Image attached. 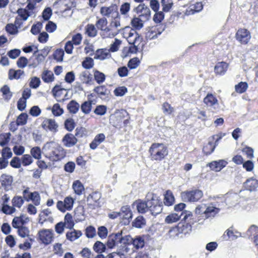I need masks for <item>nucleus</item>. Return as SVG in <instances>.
<instances>
[{
  "mask_svg": "<svg viewBox=\"0 0 258 258\" xmlns=\"http://www.w3.org/2000/svg\"><path fill=\"white\" fill-rule=\"evenodd\" d=\"M220 211V209L214 207L212 204L207 205L202 204L198 205L195 209V217L190 212L185 213L183 218L184 221L187 224H194L198 222L200 224L204 223V221L209 218L214 217Z\"/></svg>",
  "mask_w": 258,
  "mask_h": 258,
  "instance_id": "f257e3e1",
  "label": "nucleus"
},
{
  "mask_svg": "<svg viewBox=\"0 0 258 258\" xmlns=\"http://www.w3.org/2000/svg\"><path fill=\"white\" fill-rule=\"evenodd\" d=\"M134 204L140 213H145L149 211L152 215L156 216L162 211V202L154 196L150 200L147 199L146 201L140 200L136 201Z\"/></svg>",
  "mask_w": 258,
  "mask_h": 258,
  "instance_id": "f03ea898",
  "label": "nucleus"
},
{
  "mask_svg": "<svg viewBox=\"0 0 258 258\" xmlns=\"http://www.w3.org/2000/svg\"><path fill=\"white\" fill-rule=\"evenodd\" d=\"M42 153L45 157L52 161H56L63 157V148L54 142H47L42 148Z\"/></svg>",
  "mask_w": 258,
  "mask_h": 258,
  "instance_id": "7ed1b4c3",
  "label": "nucleus"
},
{
  "mask_svg": "<svg viewBox=\"0 0 258 258\" xmlns=\"http://www.w3.org/2000/svg\"><path fill=\"white\" fill-rule=\"evenodd\" d=\"M149 152L151 160L155 161H161L168 153L167 147L162 143L152 144Z\"/></svg>",
  "mask_w": 258,
  "mask_h": 258,
  "instance_id": "20e7f679",
  "label": "nucleus"
},
{
  "mask_svg": "<svg viewBox=\"0 0 258 258\" xmlns=\"http://www.w3.org/2000/svg\"><path fill=\"white\" fill-rule=\"evenodd\" d=\"M203 196L202 191L199 189L184 191L181 195V198L184 202H196L199 200Z\"/></svg>",
  "mask_w": 258,
  "mask_h": 258,
  "instance_id": "39448f33",
  "label": "nucleus"
},
{
  "mask_svg": "<svg viewBox=\"0 0 258 258\" xmlns=\"http://www.w3.org/2000/svg\"><path fill=\"white\" fill-rule=\"evenodd\" d=\"M128 31L126 30L124 35L128 42L134 46H139L142 41L143 38L137 32L136 30L128 28Z\"/></svg>",
  "mask_w": 258,
  "mask_h": 258,
  "instance_id": "423d86ee",
  "label": "nucleus"
},
{
  "mask_svg": "<svg viewBox=\"0 0 258 258\" xmlns=\"http://www.w3.org/2000/svg\"><path fill=\"white\" fill-rule=\"evenodd\" d=\"M74 204V199L70 196L64 198L63 201H58L56 204V207L58 210L64 213L67 211L72 209Z\"/></svg>",
  "mask_w": 258,
  "mask_h": 258,
  "instance_id": "0eeeda50",
  "label": "nucleus"
},
{
  "mask_svg": "<svg viewBox=\"0 0 258 258\" xmlns=\"http://www.w3.org/2000/svg\"><path fill=\"white\" fill-rule=\"evenodd\" d=\"M136 12L139 17L143 21H148L151 17V11L150 9L145 4H141L136 8Z\"/></svg>",
  "mask_w": 258,
  "mask_h": 258,
  "instance_id": "6e6552de",
  "label": "nucleus"
},
{
  "mask_svg": "<svg viewBox=\"0 0 258 258\" xmlns=\"http://www.w3.org/2000/svg\"><path fill=\"white\" fill-rule=\"evenodd\" d=\"M0 182L1 187L5 190L9 191L12 188L13 177L12 176L7 174H3L0 177Z\"/></svg>",
  "mask_w": 258,
  "mask_h": 258,
  "instance_id": "1a4fd4ad",
  "label": "nucleus"
},
{
  "mask_svg": "<svg viewBox=\"0 0 258 258\" xmlns=\"http://www.w3.org/2000/svg\"><path fill=\"white\" fill-rule=\"evenodd\" d=\"M236 39L242 44H247L251 38L250 33L245 29H239L236 34Z\"/></svg>",
  "mask_w": 258,
  "mask_h": 258,
  "instance_id": "9d476101",
  "label": "nucleus"
},
{
  "mask_svg": "<svg viewBox=\"0 0 258 258\" xmlns=\"http://www.w3.org/2000/svg\"><path fill=\"white\" fill-rule=\"evenodd\" d=\"M204 102L207 106L211 107L215 111L219 109V104L217 99L212 94H208L204 99Z\"/></svg>",
  "mask_w": 258,
  "mask_h": 258,
  "instance_id": "9b49d317",
  "label": "nucleus"
},
{
  "mask_svg": "<svg viewBox=\"0 0 258 258\" xmlns=\"http://www.w3.org/2000/svg\"><path fill=\"white\" fill-rule=\"evenodd\" d=\"M38 234L40 240L44 244L47 245L52 241L53 234L50 230H42L39 231Z\"/></svg>",
  "mask_w": 258,
  "mask_h": 258,
  "instance_id": "f8f14e48",
  "label": "nucleus"
},
{
  "mask_svg": "<svg viewBox=\"0 0 258 258\" xmlns=\"http://www.w3.org/2000/svg\"><path fill=\"white\" fill-rule=\"evenodd\" d=\"M120 217L123 220L124 224H127L130 220L132 218V213L128 206H123L119 212Z\"/></svg>",
  "mask_w": 258,
  "mask_h": 258,
  "instance_id": "ddd939ff",
  "label": "nucleus"
},
{
  "mask_svg": "<svg viewBox=\"0 0 258 258\" xmlns=\"http://www.w3.org/2000/svg\"><path fill=\"white\" fill-rule=\"evenodd\" d=\"M41 126L44 130L53 133L57 131L58 127V125L54 120L48 118H46L43 121Z\"/></svg>",
  "mask_w": 258,
  "mask_h": 258,
  "instance_id": "4468645a",
  "label": "nucleus"
},
{
  "mask_svg": "<svg viewBox=\"0 0 258 258\" xmlns=\"http://www.w3.org/2000/svg\"><path fill=\"white\" fill-rule=\"evenodd\" d=\"M100 13L103 16L115 18L118 15L117 8L115 5L109 7H102L100 10Z\"/></svg>",
  "mask_w": 258,
  "mask_h": 258,
  "instance_id": "2eb2a0df",
  "label": "nucleus"
},
{
  "mask_svg": "<svg viewBox=\"0 0 258 258\" xmlns=\"http://www.w3.org/2000/svg\"><path fill=\"white\" fill-rule=\"evenodd\" d=\"M228 162L225 160H219L218 161H213L209 163L208 166L212 170L215 172H219L225 167Z\"/></svg>",
  "mask_w": 258,
  "mask_h": 258,
  "instance_id": "dca6fc26",
  "label": "nucleus"
},
{
  "mask_svg": "<svg viewBox=\"0 0 258 258\" xmlns=\"http://www.w3.org/2000/svg\"><path fill=\"white\" fill-rule=\"evenodd\" d=\"M107 21L105 18H101L99 19L96 23V27L102 31L104 32L101 34L102 36L104 38L105 37H113L114 34H112L111 36L109 34L108 36H105L104 34V32H107L109 31V29L107 27Z\"/></svg>",
  "mask_w": 258,
  "mask_h": 258,
  "instance_id": "f3484780",
  "label": "nucleus"
},
{
  "mask_svg": "<svg viewBox=\"0 0 258 258\" xmlns=\"http://www.w3.org/2000/svg\"><path fill=\"white\" fill-rule=\"evenodd\" d=\"M78 142L75 136L72 134H67L63 138L62 142L64 146L68 148L75 146Z\"/></svg>",
  "mask_w": 258,
  "mask_h": 258,
  "instance_id": "a211bd4d",
  "label": "nucleus"
},
{
  "mask_svg": "<svg viewBox=\"0 0 258 258\" xmlns=\"http://www.w3.org/2000/svg\"><path fill=\"white\" fill-rule=\"evenodd\" d=\"M188 211H185L184 212H182L180 213V214H179L178 213H172L169 215H168L165 219V223L167 224H172L173 223H175L177 222L182 216L184 217L185 215V213L187 212ZM184 218V217H183ZM184 220L183 218L182 219V221Z\"/></svg>",
  "mask_w": 258,
  "mask_h": 258,
  "instance_id": "6ab92c4d",
  "label": "nucleus"
},
{
  "mask_svg": "<svg viewBox=\"0 0 258 258\" xmlns=\"http://www.w3.org/2000/svg\"><path fill=\"white\" fill-rule=\"evenodd\" d=\"M120 232L112 234L109 236L107 242V246L109 248H112L120 243Z\"/></svg>",
  "mask_w": 258,
  "mask_h": 258,
  "instance_id": "aec40b11",
  "label": "nucleus"
},
{
  "mask_svg": "<svg viewBox=\"0 0 258 258\" xmlns=\"http://www.w3.org/2000/svg\"><path fill=\"white\" fill-rule=\"evenodd\" d=\"M120 243L125 245V251L127 252L129 251V246L132 245L133 238L130 235H126L124 237L122 236L121 232H120Z\"/></svg>",
  "mask_w": 258,
  "mask_h": 258,
  "instance_id": "412c9836",
  "label": "nucleus"
},
{
  "mask_svg": "<svg viewBox=\"0 0 258 258\" xmlns=\"http://www.w3.org/2000/svg\"><path fill=\"white\" fill-rule=\"evenodd\" d=\"M110 56L111 55L108 49H102L97 50L94 56V58L104 60L105 59L110 57Z\"/></svg>",
  "mask_w": 258,
  "mask_h": 258,
  "instance_id": "4be33fe9",
  "label": "nucleus"
},
{
  "mask_svg": "<svg viewBox=\"0 0 258 258\" xmlns=\"http://www.w3.org/2000/svg\"><path fill=\"white\" fill-rule=\"evenodd\" d=\"M239 199V196L237 194H230L227 195L225 201L229 206H233L238 203Z\"/></svg>",
  "mask_w": 258,
  "mask_h": 258,
  "instance_id": "5701e85b",
  "label": "nucleus"
},
{
  "mask_svg": "<svg viewBox=\"0 0 258 258\" xmlns=\"http://www.w3.org/2000/svg\"><path fill=\"white\" fill-rule=\"evenodd\" d=\"M105 138V136L103 134H99L95 136L93 141L90 143V147L91 149L94 150L98 145L102 143Z\"/></svg>",
  "mask_w": 258,
  "mask_h": 258,
  "instance_id": "b1692460",
  "label": "nucleus"
},
{
  "mask_svg": "<svg viewBox=\"0 0 258 258\" xmlns=\"http://www.w3.org/2000/svg\"><path fill=\"white\" fill-rule=\"evenodd\" d=\"M245 188L249 191H254L258 187V180L251 178L247 179L245 182Z\"/></svg>",
  "mask_w": 258,
  "mask_h": 258,
  "instance_id": "393cba45",
  "label": "nucleus"
},
{
  "mask_svg": "<svg viewBox=\"0 0 258 258\" xmlns=\"http://www.w3.org/2000/svg\"><path fill=\"white\" fill-rule=\"evenodd\" d=\"M228 64L225 62H218L214 68L215 73L219 75L224 74L227 71Z\"/></svg>",
  "mask_w": 258,
  "mask_h": 258,
  "instance_id": "a878e982",
  "label": "nucleus"
},
{
  "mask_svg": "<svg viewBox=\"0 0 258 258\" xmlns=\"http://www.w3.org/2000/svg\"><path fill=\"white\" fill-rule=\"evenodd\" d=\"M132 245L136 249L142 248L145 245V239L143 237L137 236L133 239Z\"/></svg>",
  "mask_w": 258,
  "mask_h": 258,
  "instance_id": "bb28decb",
  "label": "nucleus"
},
{
  "mask_svg": "<svg viewBox=\"0 0 258 258\" xmlns=\"http://www.w3.org/2000/svg\"><path fill=\"white\" fill-rule=\"evenodd\" d=\"M82 235L81 231L73 229L66 233V237L68 240L73 241L80 237Z\"/></svg>",
  "mask_w": 258,
  "mask_h": 258,
  "instance_id": "cd10ccee",
  "label": "nucleus"
},
{
  "mask_svg": "<svg viewBox=\"0 0 258 258\" xmlns=\"http://www.w3.org/2000/svg\"><path fill=\"white\" fill-rule=\"evenodd\" d=\"M174 197L172 192L169 190H167L164 195V204L166 206H170L174 204Z\"/></svg>",
  "mask_w": 258,
  "mask_h": 258,
  "instance_id": "c85d7f7f",
  "label": "nucleus"
},
{
  "mask_svg": "<svg viewBox=\"0 0 258 258\" xmlns=\"http://www.w3.org/2000/svg\"><path fill=\"white\" fill-rule=\"evenodd\" d=\"M24 216L23 215L20 217H15L12 221V226L15 228L19 229L21 227H23L26 221L24 219Z\"/></svg>",
  "mask_w": 258,
  "mask_h": 258,
  "instance_id": "c756f323",
  "label": "nucleus"
},
{
  "mask_svg": "<svg viewBox=\"0 0 258 258\" xmlns=\"http://www.w3.org/2000/svg\"><path fill=\"white\" fill-rule=\"evenodd\" d=\"M30 200L32 201L35 206L39 205L40 197L39 193L37 191L30 192L28 196V198L26 199L27 201H29Z\"/></svg>",
  "mask_w": 258,
  "mask_h": 258,
  "instance_id": "7c9ffc66",
  "label": "nucleus"
},
{
  "mask_svg": "<svg viewBox=\"0 0 258 258\" xmlns=\"http://www.w3.org/2000/svg\"><path fill=\"white\" fill-rule=\"evenodd\" d=\"M79 108V104L75 100H71L67 105V109L71 113L76 114Z\"/></svg>",
  "mask_w": 258,
  "mask_h": 258,
  "instance_id": "2f4dec72",
  "label": "nucleus"
},
{
  "mask_svg": "<svg viewBox=\"0 0 258 258\" xmlns=\"http://www.w3.org/2000/svg\"><path fill=\"white\" fill-rule=\"evenodd\" d=\"M86 34L90 37H94L97 34V30L95 26L92 24H88L85 28Z\"/></svg>",
  "mask_w": 258,
  "mask_h": 258,
  "instance_id": "473e14b6",
  "label": "nucleus"
},
{
  "mask_svg": "<svg viewBox=\"0 0 258 258\" xmlns=\"http://www.w3.org/2000/svg\"><path fill=\"white\" fill-rule=\"evenodd\" d=\"M81 81L85 84H91L92 82L91 75L88 71L82 72L80 75Z\"/></svg>",
  "mask_w": 258,
  "mask_h": 258,
  "instance_id": "72a5a7b5",
  "label": "nucleus"
},
{
  "mask_svg": "<svg viewBox=\"0 0 258 258\" xmlns=\"http://www.w3.org/2000/svg\"><path fill=\"white\" fill-rule=\"evenodd\" d=\"M24 73V71L21 70L15 71L10 69L9 71V78L10 80L19 79Z\"/></svg>",
  "mask_w": 258,
  "mask_h": 258,
  "instance_id": "f704fd0d",
  "label": "nucleus"
},
{
  "mask_svg": "<svg viewBox=\"0 0 258 258\" xmlns=\"http://www.w3.org/2000/svg\"><path fill=\"white\" fill-rule=\"evenodd\" d=\"M73 188L76 194L81 195L84 190V187L83 184L79 181L76 180L73 184Z\"/></svg>",
  "mask_w": 258,
  "mask_h": 258,
  "instance_id": "c9c22d12",
  "label": "nucleus"
},
{
  "mask_svg": "<svg viewBox=\"0 0 258 258\" xmlns=\"http://www.w3.org/2000/svg\"><path fill=\"white\" fill-rule=\"evenodd\" d=\"M42 79L45 83H50L54 80V76L50 71L45 70L42 74Z\"/></svg>",
  "mask_w": 258,
  "mask_h": 258,
  "instance_id": "e433bc0d",
  "label": "nucleus"
},
{
  "mask_svg": "<svg viewBox=\"0 0 258 258\" xmlns=\"http://www.w3.org/2000/svg\"><path fill=\"white\" fill-rule=\"evenodd\" d=\"M161 3L164 12H169L173 5L172 0H161Z\"/></svg>",
  "mask_w": 258,
  "mask_h": 258,
  "instance_id": "4c0bfd02",
  "label": "nucleus"
},
{
  "mask_svg": "<svg viewBox=\"0 0 258 258\" xmlns=\"http://www.w3.org/2000/svg\"><path fill=\"white\" fill-rule=\"evenodd\" d=\"M51 213V211L49 209L42 211L39 215L38 222L42 225L46 221V217L48 216Z\"/></svg>",
  "mask_w": 258,
  "mask_h": 258,
  "instance_id": "58836bf2",
  "label": "nucleus"
},
{
  "mask_svg": "<svg viewBox=\"0 0 258 258\" xmlns=\"http://www.w3.org/2000/svg\"><path fill=\"white\" fill-rule=\"evenodd\" d=\"M145 21H143L142 18L139 17H136L133 19L132 20V26L136 29L140 30L143 27V22Z\"/></svg>",
  "mask_w": 258,
  "mask_h": 258,
  "instance_id": "ea45409f",
  "label": "nucleus"
},
{
  "mask_svg": "<svg viewBox=\"0 0 258 258\" xmlns=\"http://www.w3.org/2000/svg\"><path fill=\"white\" fill-rule=\"evenodd\" d=\"M38 50H37L35 51L33 53V56H36V62H35L33 64H30V67L32 66L33 67H36L44 60L47 54L45 55H43L42 54H38Z\"/></svg>",
  "mask_w": 258,
  "mask_h": 258,
  "instance_id": "a19ab883",
  "label": "nucleus"
},
{
  "mask_svg": "<svg viewBox=\"0 0 258 258\" xmlns=\"http://www.w3.org/2000/svg\"><path fill=\"white\" fill-rule=\"evenodd\" d=\"M64 224L67 228L72 229L74 226V222L72 215L67 213L64 216Z\"/></svg>",
  "mask_w": 258,
  "mask_h": 258,
  "instance_id": "79ce46f5",
  "label": "nucleus"
},
{
  "mask_svg": "<svg viewBox=\"0 0 258 258\" xmlns=\"http://www.w3.org/2000/svg\"><path fill=\"white\" fill-rule=\"evenodd\" d=\"M203 9V5L201 3H197L192 8L187 9L185 13L187 15L194 14L195 12H198Z\"/></svg>",
  "mask_w": 258,
  "mask_h": 258,
  "instance_id": "37998d69",
  "label": "nucleus"
},
{
  "mask_svg": "<svg viewBox=\"0 0 258 258\" xmlns=\"http://www.w3.org/2000/svg\"><path fill=\"white\" fill-rule=\"evenodd\" d=\"M24 202L23 199L20 196H15L12 200V205L14 208H20L23 205Z\"/></svg>",
  "mask_w": 258,
  "mask_h": 258,
  "instance_id": "c03bdc74",
  "label": "nucleus"
},
{
  "mask_svg": "<svg viewBox=\"0 0 258 258\" xmlns=\"http://www.w3.org/2000/svg\"><path fill=\"white\" fill-rule=\"evenodd\" d=\"M93 249L96 252L101 253L105 251L106 246L102 242L97 241L93 245Z\"/></svg>",
  "mask_w": 258,
  "mask_h": 258,
  "instance_id": "a18cd8bd",
  "label": "nucleus"
},
{
  "mask_svg": "<svg viewBox=\"0 0 258 258\" xmlns=\"http://www.w3.org/2000/svg\"><path fill=\"white\" fill-rule=\"evenodd\" d=\"M92 101H85L83 103L81 106V109L85 114H89L92 109Z\"/></svg>",
  "mask_w": 258,
  "mask_h": 258,
  "instance_id": "49530a36",
  "label": "nucleus"
},
{
  "mask_svg": "<svg viewBox=\"0 0 258 258\" xmlns=\"http://www.w3.org/2000/svg\"><path fill=\"white\" fill-rule=\"evenodd\" d=\"M94 76L96 81L99 84L104 82L105 80V75L97 70L94 71Z\"/></svg>",
  "mask_w": 258,
  "mask_h": 258,
  "instance_id": "de8ad7c7",
  "label": "nucleus"
},
{
  "mask_svg": "<svg viewBox=\"0 0 258 258\" xmlns=\"http://www.w3.org/2000/svg\"><path fill=\"white\" fill-rule=\"evenodd\" d=\"M248 88L247 84L245 82H241L235 85V89L236 92L241 94L246 91Z\"/></svg>",
  "mask_w": 258,
  "mask_h": 258,
  "instance_id": "09e8293b",
  "label": "nucleus"
},
{
  "mask_svg": "<svg viewBox=\"0 0 258 258\" xmlns=\"http://www.w3.org/2000/svg\"><path fill=\"white\" fill-rule=\"evenodd\" d=\"M5 100H9L12 96V93L10 91V88L7 85H5L1 89Z\"/></svg>",
  "mask_w": 258,
  "mask_h": 258,
  "instance_id": "8fccbe9b",
  "label": "nucleus"
},
{
  "mask_svg": "<svg viewBox=\"0 0 258 258\" xmlns=\"http://www.w3.org/2000/svg\"><path fill=\"white\" fill-rule=\"evenodd\" d=\"M161 34L160 32H158L156 29L153 28L152 29L149 30L146 34V38L147 39L151 40L154 39L157 37L158 35Z\"/></svg>",
  "mask_w": 258,
  "mask_h": 258,
  "instance_id": "3c124183",
  "label": "nucleus"
},
{
  "mask_svg": "<svg viewBox=\"0 0 258 258\" xmlns=\"http://www.w3.org/2000/svg\"><path fill=\"white\" fill-rule=\"evenodd\" d=\"M1 210L4 214L7 215H11L16 211L15 208L13 206H10L8 204L3 205Z\"/></svg>",
  "mask_w": 258,
  "mask_h": 258,
  "instance_id": "603ef678",
  "label": "nucleus"
},
{
  "mask_svg": "<svg viewBox=\"0 0 258 258\" xmlns=\"http://www.w3.org/2000/svg\"><path fill=\"white\" fill-rule=\"evenodd\" d=\"M31 154L36 159H39L41 157L42 151L40 147H34L31 149Z\"/></svg>",
  "mask_w": 258,
  "mask_h": 258,
  "instance_id": "864d4df0",
  "label": "nucleus"
},
{
  "mask_svg": "<svg viewBox=\"0 0 258 258\" xmlns=\"http://www.w3.org/2000/svg\"><path fill=\"white\" fill-rule=\"evenodd\" d=\"M94 66V60L90 57H87L82 62V66L86 69H90Z\"/></svg>",
  "mask_w": 258,
  "mask_h": 258,
  "instance_id": "5fc2aeb1",
  "label": "nucleus"
},
{
  "mask_svg": "<svg viewBox=\"0 0 258 258\" xmlns=\"http://www.w3.org/2000/svg\"><path fill=\"white\" fill-rule=\"evenodd\" d=\"M11 134L10 133L3 134L0 135V146L4 147L10 141Z\"/></svg>",
  "mask_w": 258,
  "mask_h": 258,
  "instance_id": "6e6d98bb",
  "label": "nucleus"
},
{
  "mask_svg": "<svg viewBox=\"0 0 258 258\" xmlns=\"http://www.w3.org/2000/svg\"><path fill=\"white\" fill-rule=\"evenodd\" d=\"M6 31L11 35H16L18 33V28L13 24H8L6 26Z\"/></svg>",
  "mask_w": 258,
  "mask_h": 258,
  "instance_id": "4d7b16f0",
  "label": "nucleus"
},
{
  "mask_svg": "<svg viewBox=\"0 0 258 258\" xmlns=\"http://www.w3.org/2000/svg\"><path fill=\"white\" fill-rule=\"evenodd\" d=\"M28 115L26 113H22L19 115L17 119V124L18 125H23L27 123Z\"/></svg>",
  "mask_w": 258,
  "mask_h": 258,
  "instance_id": "13d9d810",
  "label": "nucleus"
},
{
  "mask_svg": "<svg viewBox=\"0 0 258 258\" xmlns=\"http://www.w3.org/2000/svg\"><path fill=\"white\" fill-rule=\"evenodd\" d=\"M52 112L55 116H60L63 113V110L58 103H56L52 107Z\"/></svg>",
  "mask_w": 258,
  "mask_h": 258,
  "instance_id": "bf43d9fd",
  "label": "nucleus"
},
{
  "mask_svg": "<svg viewBox=\"0 0 258 258\" xmlns=\"http://www.w3.org/2000/svg\"><path fill=\"white\" fill-rule=\"evenodd\" d=\"M145 224V219L142 216H139L133 222V225L136 228H141Z\"/></svg>",
  "mask_w": 258,
  "mask_h": 258,
  "instance_id": "052dcab7",
  "label": "nucleus"
},
{
  "mask_svg": "<svg viewBox=\"0 0 258 258\" xmlns=\"http://www.w3.org/2000/svg\"><path fill=\"white\" fill-rule=\"evenodd\" d=\"M121 43V41L120 40L115 38L114 40V42L111 44L110 47L108 50H109L110 52L111 51L113 52L117 51L118 50L119 46L120 45Z\"/></svg>",
  "mask_w": 258,
  "mask_h": 258,
  "instance_id": "680f3d73",
  "label": "nucleus"
},
{
  "mask_svg": "<svg viewBox=\"0 0 258 258\" xmlns=\"http://www.w3.org/2000/svg\"><path fill=\"white\" fill-rule=\"evenodd\" d=\"M40 82H41L39 78L34 77L31 79L29 83V86L32 88L36 89L39 86Z\"/></svg>",
  "mask_w": 258,
  "mask_h": 258,
  "instance_id": "e2e57ef3",
  "label": "nucleus"
},
{
  "mask_svg": "<svg viewBox=\"0 0 258 258\" xmlns=\"http://www.w3.org/2000/svg\"><path fill=\"white\" fill-rule=\"evenodd\" d=\"M63 55L64 51L62 49L56 50L53 54L54 58L58 61H62Z\"/></svg>",
  "mask_w": 258,
  "mask_h": 258,
  "instance_id": "0e129e2a",
  "label": "nucleus"
},
{
  "mask_svg": "<svg viewBox=\"0 0 258 258\" xmlns=\"http://www.w3.org/2000/svg\"><path fill=\"white\" fill-rule=\"evenodd\" d=\"M107 111V108L104 105H98L96 107L94 111V112L99 115H104Z\"/></svg>",
  "mask_w": 258,
  "mask_h": 258,
  "instance_id": "69168bd1",
  "label": "nucleus"
},
{
  "mask_svg": "<svg viewBox=\"0 0 258 258\" xmlns=\"http://www.w3.org/2000/svg\"><path fill=\"white\" fill-rule=\"evenodd\" d=\"M18 232L19 235L22 237L25 238L29 236V230L26 227H21L18 229Z\"/></svg>",
  "mask_w": 258,
  "mask_h": 258,
  "instance_id": "338daca9",
  "label": "nucleus"
},
{
  "mask_svg": "<svg viewBox=\"0 0 258 258\" xmlns=\"http://www.w3.org/2000/svg\"><path fill=\"white\" fill-rule=\"evenodd\" d=\"M215 145L211 142H209L208 144L205 146L203 148V151L207 155L211 154L215 150Z\"/></svg>",
  "mask_w": 258,
  "mask_h": 258,
  "instance_id": "774afa93",
  "label": "nucleus"
}]
</instances>
